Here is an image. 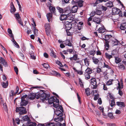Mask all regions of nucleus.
<instances>
[{"label": "nucleus", "mask_w": 126, "mask_h": 126, "mask_svg": "<svg viewBox=\"0 0 126 126\" xmlns=\"http://www.w3.org/2000/svg\"><path fill=\"white\" fill-rule=\"evenodd\" d=\"M64 44L69 47H71L72 45L70 40L69 39H66L64 41Z\"/></svg>", "instance_id": "nucleus-14"}, {"label": "nucleus", "mask_w": 126, "mask_h": 126, "mask_svg": "<svg viewBox=\"0 0 126 126\" xmlns=\"http://www.w3.org/2000/svg\"><path fill=\"white\" fill-rule=\"evenodd\" d=\"M102 6V5H98L96 7V9L97 10H101L102 7L101 6Z\"/></svg>", "instance_id": "nucleus-58"}, {"label": "nucleus", "mask_w": 126, "mask_h": 126, "mask_svg": "<svg viewBox=\"0 0 126 126\" xmlns=\"http://www.w3.org/2000/svg\"><path fill=\"white\" fill-rule=\"evenodd\" d=\"M73 60L76 61L77 60H79V59L78 57V55L77 54H74L73 56Z\"/></svg>", "instance_id": "nucleus-34"}, {"label": "nucleus", "mask_w": 126, "mask_h": 126, "mask_svg": "<svg viewBox=\"0 0 126 126\" xmlns=\"http://www.w3.org/2000/svg\"><path fill=\"white\" fill-rule=\"evenodd\" d=\"M67 51L68 52H69L70 54H72V52L74 53V51H75L74 49H68L67 50Z\"/></svg>", "instance_id": "nucleus-47"}, {"label": "nucleus", "mask_w": 126, "mask_h": 126, "mask_svg": "<svg viewBox=\"0 0 126 126\" xmlns=\"http://www.w3.org/2000/svg\"><path fill=\"white\" fill-rule=\"evenodd\" d=\"M108 116L111 119H113L114 118L113 114L112 113L109 112L108 113Z\"/></svg>", "instance_id": "nucleus-48"}, {"label": "nucleus", "mask_w": 126, "mask_h": 126, "mask_svg": "<svg viewBox=\"0 0 126 126\" xmlns=\"http://www.w3.org/2000/svg\"><path fill=\"white\" fill-rule=\"evenodd\" d=\"M85 65L87 66H88L89 65V59L86 58L84 59Z\"/></svg>", "instance_id": "nucleus-33"}, {"label": "nucleus", "mask_w": 126, "mask_h": 126, "mask_svg": "<svg viewBox=\"0 0 126 126\" xmlns=\"http://www.w3.org/2000/svg\"><path fill=\"white\" fill-rule=\"evenodd\" d=\"M44 68H46V69H47L49 67H50V66L48 64L46 63H44L43 64H42Z\"/></svg>", "instance_id": "nucleus-46"}, {"label": "nucleus", "mask_w": 126, "mask_h": 126, "mask_svg": "<svg viewBox=\"0 0 126 126\" xmlns=\"http://www.w3.org/2000/svg\"><path fill=\"white\" fill-rule=\"evenodd\" d=\"M104 65L103 66V68L106 67L108 69H111V67L108 64H106L104 62Z\"/></svg>", "instance_id": "nucleus-45"}, {"label": "nucleus", "mask_w": 126, "mask_h": 126, "mask_svg": "<svg viewBox=\"0 0 126 126\" xmlns=\"http://www.w3.org/2000/svg\"><path fill=\"white\" fill-rule=\"evenodd\" d=\"M35 94V98L37 99L40 98V99L43 101L47 100L48 99V97L49 96V94H46L45 93H43L41 94L38 93L36 94Z\"/></svg>", "instance_id": "nucleus-2"}, {"label": "nucleus", "mask_w": 126, "mask_h": 126, "mask_svg": "<svg viewBox=\"0 0 126 126\" xmlns=\"http://www.w3.org/2000/svg\"><path fill=\"white\" fill-rule=\"evenodd\" d=\"M98 31L100 33H103L105 31V30L102 27H100L98 30Z\"/></svg>", "instance_id": "nucleus-39"}, {"label": "nucleus", "mask_w": 126, "mask_h": 126, "mask_svg": "<svg viewBox=\"0 0 126 126\" xmlns=\"http://www.w3.org/2000/svg\"><path fill=\"white\" fill-rule=\"evenodd\" d=\"M77 95L78 100V101L79 102V104H80L81 103L80 100V97L79 96V94H78V93H77Z\"/></svg>", "instance_id": "nucleus-63"}, {"label": "nucleus", "mask_w": 126, "mask_h": 126, "mask_svg": "<svg viewBox=\"0 0 126 126\" xmlns=\"http://www.w3.org/2000/svg\"><path fill=\"white\" fill-rule=\"evenodd\" d=\"M16 111L17 112H19V113L20 115L26 114L27 112L26 108L23 107H16Z\"/></svg>", "instance_id": "nucleus-3"}, {"label": "nucleus", "mask_w": 126, "mask_h": 126, "mask_svg": "<svg viewBox=\"0 0 126 126\" xmlns=\"http://www.w3.org/2000/svg\"><path fill=\"white\" fill-rule=\"evenodd\" d=\"M111 55L112 57H118V51L116 50H114L111 51Z\"/></svg>", "instance_id": "nucleus-11"}, {"label": "nucleus", "mask_w": 126, "mask_h": 126, "mask_svg": "<svg viewBox=\"0 0 126 126\" xmlns=\"http://www.w3.org/2000/svg\"><path fill=\"white\" fill-rule=\"evenodd\" d=\"M49 9L51 13L54 15L56 14V9L55 7L50 6L49 7Z\"/></svg>", "instance_id": "nucleus-10"}, {"label": "nucleus", "mask_w": 126, "mask_h": 126, "mask_svg": "<svg viewBox=\"0 0 126 126\" xmlns=\"http://www.w3.org/2000/svg\"><path fill=\"white\" fill-rule=\"evenodd\" d=\"M106 5L107 7L110 8H111L113 6L112 2L110 1L106 3Z\"/></svg>", "instance_id": "nucleus-25"}, {"label": "nucleus", "mask_w": 126, "mask_h": 126, "mask_svg": "<svg viewBox=\"0 0 126 126\" xmlns=\"http://www.w3.org/2000/svg\"><path fill=\"white\" fill-rule=\"evenodd\" d=\"M40 88V89H43V87L42 86H34V87H31V88L30 89H36V88Z\"/></svg>", "instance_id": "nucleus-55"}, {"label": "nucleus", "mask_w": 126, "mask_h": 126, "mask_svg": "<svg viewBox=\"0 0 126 126\" xmlns=\"http://www.w3.org/2000/svg\"><path fill=\"white\" fill-rule=\"evenodd\" d=\"M115 58V62L116 63H118L121 61V59L118 57H114Z\"/></svg>", "instance_id": "nucleus-38"}, {"label": "nucleus", "mask_w": 126, "mask_h": 126, "mask_svg": "<svg viewBox=\"0 0 126 126\" xmlns=\"http://www.w3.org/2000/svg\"><path fill=\"white\" fill-rule=\"evenodd\" d=\"M58 117L57 118H55L54 119V120L56 122L60 121V122L62 121L63 120V117Z\"/></svg>", "instance_id": "nucleus-28"}, {"label": "nucleus", "mask_w": 126, "mask_h": 126, "mask_svg": "<svg viewBox=\"0 0 126 126\" xmlns=\"http://www.w3.org/2000/svg\"><path fill=\"white\" fill-rule=\"evenodd\" d=\"M93 22L97 24H100V23L101 19L100 18L94 17L93 18Z\"/></svg>", "instance_id": "nucleus-13"}, {"label": "nucleus", "mask_w": 126, "mask_h": 126, "mask_svg": "<svg viewBox=\"0 0 126 126\" xmlns=\"http://www.w3.org/2000/svg\"><path fill=\"white\" fill-rule=\"evenodd\" d=\"M51 52L50 53V56L52 57H53L54 58H56V56L55 54V53L54 51L52 50V49L50 50Z\"/></svg>", "instance_id": "nucleus-36"}, {"label": "nucleus", "mask_w": 126, "mask_h": 126, "mask_svg": "<svg viewBox=\"0 0 126 126\" xmlns=\"http://www.w3.org/2000/svg\"><path fill=\"white\" fill-rule=\"evenodd\" d=\"M56 8L60 13H63V9L62 8L59 6L57 7Z\"/></svg>", "instance_id": "nucleus-30"}, {"label": "nucleus", "mask_w": 126, "mask_h": 126, "mask_svg": "<svg viewBox=\"0 0 126 126\" xmlns=\"http://www.w3.org/2000/svg\"><path fill=\"white\" fill-rule=\"evenodd\" d=\"M70 16H67L66 15V14H63L60 15V19L61 20H68L71 19V18L69 17Z\"/></svg>", "instance_id": "nucleus-4"}, {"label": "nucleus", "mask_w": 126, "mask_h": 126, "mask_svg": "<svg viewBox=\"0 0 126 126\" xmlns=\"http://www.w3.org/2000/svg\"><path fill=\"white\" fill-rule=\"evenodd\" d=\"M29 125H28V126H36V124L34 122H32V123H31L29 124Z\"/></svg>", "instance_id": "nucleus-57"}, {"label": "nucleus", "mask_w": 126, "mask_h": 126, "mask_svg": "<svg viewBox=\"0 0 126 126\" xmlns=\"http://www.w3.org/2000/svg\"><path fill=\"white\" fill-rule=\"evenodd\" d=\"M58 110H57L55 111H54L56 115L57 116L60 117H61L63 116V112L59 110V109Z\"/></svg>", "instance_id": "nucleus-12"}, {"label": "nucleus", "mask_w": 126, "mask_h": 126, "mask_svg": "<svg viewBox=\"0 0 126 126\" xmlns=\"http://www.w3.org/2000/svg\"><path fill=\"white\" fill-rule=\"evenodd\" d=\"M118 67L120 69L122 70H124L125 69V67L124 65L121 64H119Z\"/></svg>", "instance_id": "nucleus-41"}, {"label": "nucleus", "mask_w": 126, "mask_h": 126, "mask_svg": "<svg viewBox=\"0 0 126 126\" xmlns=\"http://www.w3.org/2000/svg\"><path fill=\"white\" fill-rule=\"evenodd\" d=\"M85 92L87 96H89L90 95V89L89 88H87L85 90Z\"/></svg>", "instance_id": "nucleus-32"}, {"label": "nucleus", "mask_w": 126, "mask_h": 126, "mask_svg": "<svg viewBox=\"0 0 126 126\" xmlns=\"http://www.w3.org/2000/svg\"><path fill=\"white\" fill-rule=\"evenodd\" d=\"M120 10L116 7H114L112 9V13L113 15H117L119 13Z\"/></svg>", "instance_id": "nucleus-8"}, {"label": "nucleus", "mask_w": 126, "mask_h": 126, "mask_svg": "<svg viewBox=\"0 0 126 126\" xmlns=\"http://www.w3.org/2000/svg\"><path fill=\"white\" fill-rule=\"evenodd\" d=\"M78 7L76 5L73 6L71 12L72 13H75L77 12Z\"/></svg>", "instance_id": "nucleus-22"}, {"label": "nucleus", "mask_w": 126, "mask_h": 126, "mask_svg": "<svg viewBox=\"0 0 126 126\" xmlns=\"http://www.w3.org/2000/svg\"><path fill=\"white\" fill-rule=\"evenodd\" d=\"M95 12L96 14L100 16L102 14L101 11L100 10H96Z\"/></svg>", "instance_id": "nucleus-42"}, {"label": "nucleus", "mask_w": 126, "mask_h": 126, "mask_svg": "<svg viewBox=\"0 0 126 126\" xmlns=\"http://www.w3.org/2000/svg\"><path fill=\"white\" fill-rule=\"evenodd\" d=\"M15 94H15V93H14V90H11V92L10 93V96L12 97L13 95H14Z\"/></svg>", "instance_id": "nucleus-53"}, {"label": "nucleus", "mask_w": 126, "mask_h": 126, "mask_svg": "<svg viewBox=\"0 0 126 126\" xmlns=\"http://www.w3.org/2000/svg\"><path fill=\"white\" fill-rule=\"evenodd\" d=\"M8 82L7 81L6 82V83L4 82H2L1 84L2 85V86L4 88H6L7 87L8 85Z\"/></svg>", "instance_id": "nucleus-37"}, {"label": "nucleus", "mask_w": 126, "mask_h": 126, "mask_svg": "<svg viewBox=\"0 0 126 126\" xmlns=\"http://www.w3.org/2000/svg\"><path fill=\"white\" fill-rule=\"evenodd\" d=\"M118 86L117 88V90H121V89H122L123 88V86H121L120 83L119 82L118 83Z\"/></svg>", "instance_id": "nucleus-50"}, {"label": "nucleus", "mask_w": 126, "mask_h": 126, "mask_svg": "<svg viewBox=\"0 0 126 126\" xmlns=\"http://www.w3.org/2000/svg\"><path fill=\"white\" fill-rule=\"evenodd\" d=\"M46 32L47 36L50 35V31L48 29H45Z\"/></svg>", "instance_id": "nucleus-61"}, {"label": "nucleus", "mask_w": 126, "mask_h": 126, "mask_svg": "<svg viewBox=\"0 0 126 126\" xmlns=\"http://www.w3.org/2000/svg\"><path fill=\"white\" fill-rule=\"evenodd\" d=\"M116 105L118 106L121 108H124L125 107V105L124 102H117L116 103Z\"/></svg>", "instance_id": "nucleus-16"}, {"label": "nucleus", "mask_w": 126, "mask_h": 126, "mask_svg": "<svg viewBox=\"0 0 126 126\" xmlns=\"http://www.w3.org/2000/svg\"><path fill=\"white\" fill-rule=\"evenodd\" d=\"M83 1L82 0H79L78 2H77V4H78V6L80 7H81L83 6Z\"/></svg>", "instance_id": "nucleus-35"}, {"label": "nucleus", "mask_w": 126, "mask_h": 126, "mask_svg": "<svg viewBox=\"0 0 126 126\" xmlns=\"http://www.w3.org/2000/svg\"><path fill=\"white\" fill-rule=\"evenodd\" d=\"M63 9V13H65L66 15L69 16H71V10L69 7L65 8Z\"/></svg>", "instance_id": "nucleus-6"}, {"label": "nucleus", "mask_w": 126, "mask_h": 126, "mask_svg": "<svg viewBox=\"0 0 126 126\" xmlns=\"http://www.w3.org/2000/svg\"><path fill=\"white\" fill-rule=\"evenodd\" d=\"M51 73L54 76L57 77H60L61 76V75L59 73L54 71H52L51 72Z\"/></svg>", "instance_id": "nucleus-23"}, {"label": "nucleus", "mask_w": 126, "mask_h": 126, "mask_svg": "<svg viewBox=\"0 0 126 126\" xmlns=\"http://www.w3.org/2000/svg\"><path fill=\"white\" fill-rule=\"evenodd\" d=\"M45 124L46 126H53L54 125V124L53 123H50L47 124Z\"/></svg>", "instance_id": "nucleus-62"}, {"label": "nucleus", "mask_w": 126, "mask_h": 126, "mask_svg": "<svg viewBox=\"0 0 126 126\" xmlns=\"http://www.w3.org/2000/svg\"><path fill=\"white\" fill-rule=\"evenodd\" d=\"M11 10H10L11 12V13H13L15 12L16 11V9L14 6L13 2H11Z\"/></svg>", "instance_id": "nucleus-15"}, {"label": "nucleus", "mask_w": 126, "mask_h": 126, "mask_svg": "<svg viewBox=\"0 0 126 126\" xmlns=\"http://www.w3.org/2000/svg\"><path fill=\"white\" fill-rule=\"evenodd\" d=\"M93 62L95 64H97L98 62H99V60L98 59H93Z\"/></svg>", "instance_id": "nucleus-52"}, {"label": "nucleus", "mask_w": 126, "mask_h": 126, "mask_svg": "<svg viewBox=\"0 0 126 126\" xmlns=\"http://www.w3.org/2000/svg\"><path fill=\"white\" fill-rule=\"evenodd\" d=\"M85 73H86V74H90L92 73V69L87 67V69L85 70Z\"/></svg>", "instance_id": "nucleus-24"}, {"label": "nucleus", "mask_w": 126, "mask_h": 126, "mask_svg": "<svg viewBox=\"0 0 126 126\" xmlns=\"http://www.w3.org/2000/svg\"><path fill=\"white\" fill-rule=\"evenodd\" d=\"M112 37V36L111 35H106L105 37V38H106L105 39H107V40H108Z\"/></svg>", "instance_id": "nucleus-49"}, {"label": "nucleus", "mask_w": 126, "mask_h": 126, "mask_svg": "<svg viewBox=\"0 0 126 126\" xmlns=\"http://www.w3.org/2000/svg\"><path fill=\"white\" fill-rule=\"evenodd\" d=\"M52 13H49L47 14L46 15V16L47 17V19L48 20V21L49 22H50V21L51 19H52Z\"/></svg>", "instance_id": "nucleus-19"}, {"label": "nucleus", "mask_w": 126, "mask_h": 126, "mask_svg": "<svg viewBox=\"0 0 126 126\" xmlns=\"http://www.w3.org/2000/svg\"><path fill=\"white\" fill-rule=\"evenodd\" d=\"M95 53V51L93 50L90 51V53L91 55L94 56Z\"/></svg>", "instance_id": "nucleus-54"}, {"label": "nucleus", "mask_w": 126, "mask_h": 126, "mask_svg": "<svg viewBox=\"0 0 126 126\" xmlns=\"http://www.w3.org/2000/svg\"><path fill=\"white\" fill-rule=\"evenodd\" d=\"M29 54L31 56V58L33 60H35L36 59V57L34 55V54L33 52L32 51L29 53Z\"/></svg>", "instance_id": "nucleus-29"}, {"label": "nucleus", "mask_w": 126, "mask_h": 126, "mask_svg": "<svg viewBox=\"0 0 126 126\" xmlns=\"http://www.w3.org/2000/svg\"><path fill=\"white\" fill-rule=\"evenodd\" d=\"M77 71V72L78 74H79L80 75H82L83 74V72L82 71L80 70H76Z\"/></svg>", "instance_id": "nucleus-64"}, {"label": "nucleus", "mask_w": 126, "mask_h": 126, "mask_svg": "<svg viewBox=\"0 0 126 126\" xmlns=\"http://www.w3.org/2000/svg\"><path fill=\"white\" fill-rule=\"evenodd\" d=\"M120 28L121 30H125L126 29V22L122 23L121 24Z\"/></svg>", "instance_id": "nucleus-17"}, {"label": "nucleus", "mask_w": 126, "mask_h": 126, "mask_svg": "<svg viewBox=\"0 0 126 126\" xmlns=\"http://www.w3.org/2000/svg\"><path fill=\"white\" fill-rule=\"evenodd\" d=\"M102 2V0H97L95 3L94 4V6H96L98 4Z\"/></svg>", "instance_id": "nucleus-40"}, {"label": "nucleus", "mask_w": 126, "mask_h": 126, "mask_svg": "<svg viewBox=\"0 0 126 126\" xmlns=\"http://www.w3.org/2000/svg\"><path fill=\"white\" fill-rule=\"evenodd\" d=\"M28 102L25 100H21V101L20 103V105L21 106H25L28 104Z\"/></svg>", "instance_id": "nucleus-20"}, {"label": "nucleus", "mask_w": 126, "mask_h": 126, "mask_svg": "<svg viewBox=\"0 0 126 126\" xmlns=\"http://www.w3.org/2000/svg\"><path fill=\"white\" fill-rule=\"evenodd\" d=\"M102 8L101 9V11H106L107 9V7H105L103 5L101 6Z\"/></svg>", "instance_id": "nucleus-59"}, {"label": "nucleus", "mask_w": 126, "mask_h": 126, "mask_svg": "<svg viewBox=\"0 0 126 126\" xmlns=\"http://www.w3.org/2000/svg\"><path fill=\"white\" fill-rule=\"evenodd\" d=\"M112 80H111V81H110V80H109L107 82L106 84H107V85H109L111 84H112Z\"/></svg>", "instance_id": "nucleus-60"}, {"label": "nucleus", "mask_w": 126, "mask_h": 126, "mask_svg": "<svg viewBox=\"0 0 126 126\" xmlns=\"http://www.w3.org/2000/svg\"><path fill=\"white\" fill-rule=\"evenodd\" d=\"M105 41L104 46L105 47V49L106 50H108L109 49V41L108 40H107V39H105Z\"/></svg>", "instance_id": "nucleus-18"}, {"label": "nucleus", "mask_w": 126, "mask_h": 126, "mask_svg": "<svg viewBox=\"0 0 126 126\" xmlns=\"http://www.w3.org/2000/svg\"><path fill=\"white\" fill-rule=\"evenodd\" d=\"M110 105L111 107H113L115 105V102L114 100H113L111 101V102H110Z\"/></svg>", "instance_id": "nucleus-43"}, {"label": "nucleus", "mask_w": 126, "mask_h": 126, "mask_svg": "<svg viewBox=\"0 0 126 126\" xmlns=\"http://www.w3.org/2000/svg\"><path fill=\"white\" fill-rule=\"evenodd\" d=\"M15 17L18 22V23L22 26H23V23L21 20V19L20 18L19 14L18 13L15 14Z\"/></svg>", "instance_id": "nucleus-7"}, {"label": "nucleus", "mask_w": 126, "mask_h": 126, "mask_svg": "<svg viewBox=\"0 0 126 126\" xmlns=\"http://www.w3.org/2000/svg\"><path fill=\"white\" fill-rule=\"evenodd\" d=\"M10 34V36H13V35L12 33V31L11 30V29L10 28H8L7 31Z\"/></svg>", "instance_id": "nucleus-51"}, {"label": "nucleus", "mask_w": 126, "mask_h": 126, "mask_svg": "<svg viewBox=\"0 0 126 126\" xmlns=\"http://www.w3.org/2000/svg\"><path fill=\"white\" fill-rule=\"evenodd\" d=\"M22 119L24 121H27V125H29L30 123L31 120L28 115H25L22 117Z\"/></svg>", "instance_id": "nucleus-9"}, {"label": "nucleus", "mask_w": 126, "mask_h": 126, "mask_svg": "<svg viewBox=\"0 0 126 126\" xmlns=\"http://www.w3.org/2000/svg\"><path fill=\"white\" fill-rule=\"evenodd\" d=\"M65 28L66 30H70L72 27V24L71 22L68 21H66L64 23Z\"/></svg>", "instance_id": "nucleus-5"}, {"label": "nucleus", "mask_w": 126, "mask_h": 126, "mask_svg": "<svg viewBox=\"0 0 126 126\" xmlns=\"http://www.w3.org/2000/svg\"><path fill=\"white\" fill-rule=\"evenodd\" d=\"M89 74H87L86 73H85V79H89L90 78V75Z\"/></svg>", "instance_id": "nucleus-56"}, {"label": "nucleus", "mask_w": 126, "mask_h": 126, "mask_svg": "<svg viewBox=\"0 0 126 126\" xmlns=\"http://www.w3.org/2000/svg\"><path fill=\"white\" fill-rule=\"evenodd\" d=\"M48 97V99L47 100H48V102L49 104L51 105L53 103V107L54 108H58L59 105V99H57L56 97L54 96H51L49 98V97H50V94L49 96Z\"/></svg>", "instance_id": "nucleus-1"}, {"label": "nucleus", "mask_w": 126, "mask_h": 126, "mask_svg": "<svg viewBox=\"0 0 126 126\" xmlns=\"http://www.w3.org/2000/svg\"><path fill=\"white\" fill-rule=\"evenodd\" d=\"M105 56L106 58L109 60L113 58L111 54H109L107 52L105 53Z\"/></svg>", "instance_id": "nucleus-26"}, {"label": "nucleus", "mask_w": 126, "mask_h": 126, "mask_svg": "<svg viewBox=\"0 0 126 126\" xmlns=\"http://www.w3.org/2000/svg\"><path fill=\"white\" fill-rule=\"evenodd\" d=\"M79 83L80 85V87L82 88H83L84 87V85L83 84V82L81 79L80 78H79Z\"/></svg>", "instance_id": "nucleus-44"}, {"label": "nucleus", "mask_w": 126, "mask_h": 126, "mask_svg": "<svg viewBox=\"0 0 126 126\" xmlns=\"http://www.w3.org/2000/svg\"><path fill=\"white\" fill-rule=\"evenodd\" d=\"M91 84H94L97 83L96 79L94 78H92L91 79Z\"/></svg>", "instance_id": "nucleus-31"}, {"label": "nucleus", "mask_w": 126, "mask_h": 126, "mask_svg": "<svg viewBox=\"0 0 126 126\" xmlns=\"http://www.w3.org/2000/svg\"><path fill=\"white\" fill-rule=\"evenodd\" d=\"M112 46H113L118 45L119 42L116 39L115 41H112Z\"/></svg>", "instance_id": "nucleus-27"}, {"label": "nucleus", "mask_w": 126, "mask_h": 126, "mask_svg": "<svg viewBox=\"0 0 126 126\" xmlns=\"http://www.w3.org/2000/svg\"><path fill=\"white\" fill-rule=\"evenodd\" d=\"M35 95L34 93H30L28 95V98L32 100L34 99Z\"/></svg>", "instance_id": "nucleus-21"}]
</instances>
